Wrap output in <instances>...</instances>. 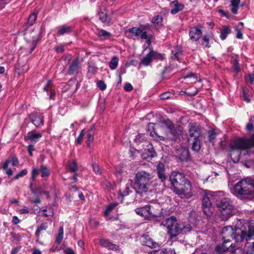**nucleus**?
Here are the masks:
<instances>
[{"label": "nucleus", "instance_id": "obj_61", "mask_svg": "<svg viewBox=\"0 0 254 254\" xmlns=\"http://www.w3.org/2000/svg\"><path fill=\"white\" fill-rule=\"evenodd\" d=\"M234 69L236 72H238L240 70L239 66V63L238 62L237 60H235L234 63Z\"/></svg>", "mask_w": 254, "mask_h": 254}, {"label": "nucleus", "instance_id": "obj_10", "mask_svg": "<svg viewBox=\"0 0 254 254\" xmlns=\"http://www.w3.org/2000/svg\"><path fill=\"white\" fill-rule=\"evenodd\" d=\"M217 198V194L215 193L212 194H205L204 195L202 199V207L203 208H208L210 207L214 200L216 201Z\"/></svg>", "mask_w": 254, "mask_h": 254}, {"label": "nucleus", "instance_id": "obj_15", "mask_svg": "<svg viewBox=\"0 0 254 254\" xmlns=\"http://www.w3.org/2000/svg\"><path fill=\"white\" fill-rule=\"evenodd\" d=\"M140 241L142 245L153 248L155 247L157 244L152 241V239L147 235H143L140 238Z\"/></svg>", "mask_w": 254, "mask_h": 254}, {"label": "nucleus", "instance_id": "obj_31", "mask_svg": "<svg viewBox=\"0 0 254 254\" xmlns=\"http://www.w3.org/2000/svg\"><path fill=\"white\" fill-rule=\"evenodd\" d=\"M231 32L230 28L226 26H223L222 29L221 31L220 38L224 40H225L227 35Z\"/></svg>", "mask_w": 254, "mask_h": 254}, {"label": "nucleus", "instance_id": "obj_27", "mask_svg": "<svg viewBox=\"0 0 254 254\" xmlns=\"http://www.w3.org/2000/svg\"><path fill=\"white\" fill-rule=\"evenodd\" d=\"M97 35L101 39L103 40H106L110 39L111 34L103 29H99L98 31Z\"/></svg>", "mask_w": 254, "mask_h": 254}, {"label": "nucleus", "instance_id": "obj_40", "mask_svg": "<svg viewBox=\"0 0 254 254\" xmlns=\"http://www.w3.org/2000/svg\"><path fill=\"white\" fill-rule=\"evenodd\" d=\"M64 237V228L63 227H61L59 228V233L57 237L56 242L60 244L62 241Z\"/></svg>", "mask_w": 254, "mask_h": 254}, {"label": "nucleus", "instance_id": "obj_38", "mask_svg": "<svg viewBox=\"0 0 254 254\" xmlns=\"http://www.w3.org/2000/svg\"><path fill=\"white\" fill-rule=\"evenodd\" d=\"M48 227L46 223H42L37 229L36 231L35 235L36 237H38L40 235V232L42 231L46 230Z\"/></svg>", "mask_w": 254, "mask_h": 254}, {"label": "nucleus", "instance_id": "obj_50", "mask_svg": "<svg viewBox=\"0 0 254 254\" xmlns=\"http://www.w3.org/2000/svg\"><path fill=\"white\" fill-rule=\"evenodd\" d=\"M92 168L93 170L94 171V172L99 175H101L102 174V172L99 167V166L96 164H92Z\"/></svg>", "mask_w": 254, "mask_h": 254}, {"label": "nucleus", "instance_id": "obj_58", "mask_svg": "<svg viewBox=\"0 0 254 254\" xmlns=\"http://www.w3.org/2000/svg\"><path fill=\"white\" fill-rule=\"evenodd\" d=\"M97 71V68L94 66L89 65L88 67V72L92 74H95Z\"/></svg>", "mask_w": 254, "mask_h": 254}, {"label": "nucleus", "instance_id": "obj_9", "mask_svg": "<svg viewBox=\"0 0 254 254\" xmlns=\"http://www.w3.org/2000/svg\"><path fill=\"white\" fill-rule=\"evenodd\" d=\"M226 244L223 242L221 245H217L215 248L214 254H223L226 252H230L233 254L235 253L236 249H235L232 247V244H230L229 246H226Z\"/></svg>", "mask_w": 254, "mask_h": 254}, {"label": "nucleus", "instance_id": "obj_60", "mask_svg": "<svg viewBox=\"0 0 254 254\" xmlns=\"http://www.w3.org/2000/svg\"><path fill=\"white\" fill-rule=\"evenodd\" d=\"M175 254V252L174 250H169L168 252L167 251L166 249H163L160 254Z\"/></svg>", "mask_w": 254, "mask_h": 254}, {"label": "nucleus", "instance_id": "obj_21", "mask_svg": "<svg viewBox=\"0 0 254 254\" xmlns=\"http://www.w3.org/2000/svg\"><path fill=\"white\" fill-rule=\"evenodd\" d=\"M155 125L152 123H150L148 125V133L150 134V135L152 137L154 140L157 139L159 135L157 133V131L155 128Z\"/></svg>", "mask_w": 254, "mask_h": 254}, {"label": "nucleus", "instance_id": "obj_20", "mask_svg": "<svg viewBox=\"0 0 254 254\" xmlns=\"http://www.w3.org/2000/svg\"><path fill=\"white\" fill-rule=\"evenodd\" d=\"M31 119L33 124L37 127L43 125V119L41 115L32 114L31 116Z\"/></svg>", "mask_w": 254, "mask_h": 254}, {"label": "nucleus", "instance_id": "obj_23", "mask_svg": "<svg viewBox=\"0 0 254 254\" xmlns=\"http://www.w3.org/2000/svg\"><path fill=\"white\" fill-rule=\"evenodd\" d=\"M100 244L106 248H107L109 249H111L113 250H117L118 249V246L113 244V243L109 242L108 240L104 239H101L99 241Z\"/></svg>", "mask_w": 254, "mask_h": 254}, {"label": "nucleus", "instance_id": "obj_28", "mask_svg": "<svg viewBox=\"0 0 254 254\" xmlns=\"http://www.w3.org/2000/svg\"><path fill=\"white\" fill-rule=\"evenodd\" d=\"M184 78L185 80H186V83L190 82V83H194L197 81V77L192 73L185 75Z\"/></svg>", "mask_w": 254, "mask_h": 254}, {"label": "nucleus", "instance_id": "obj_6", "mask_svg": "<svg viewBox=\"0 0 254 254\" xmlns=\"http://www.w3.org/2000/svg\"><path fill=\"white\" fill-rule=\"evenodd\" d=\"M254 179L247 177L239 181L234 186V192L239 195H252L254 193Z\"/></svg>", "mask_w": 254, "mask_h": 254}, {"label": "nucleus", "instance_id": "obj_32", "mask_svg": "<svg viewBox=\"0 0 254 254\" xmlns=\"http://www.w3.org/2000/svg\"><path fill=\"white\" fill-rule=\"evenodd\" d=\"M118 203L117 202H113L110 203L106 208L105 212L104 215L106 217L109 216L112 211L115 209V208L118 205Z\"/></svg>", "mask_w": 254, "mask_h": 254}, {"label": "nucleus", "instance_id": "obj_3", "mask_svg": "<svg viewBox=\"0 0 254 254\" xmlns=\"http://www.w3.org/2000/svg\"><path fill=\"white\" fill-rule=\"evenodd\" d=\"M161 225L166 227L170 238L173 239L179 234H185L191 230L190 225L186 223H177L176 217L173 216L162 222Z\"/></svg>", "mask_w": 254, "mask_h": 254}, {"label": "nucleus", "instance_id": "obj_14", "mask_svg": "<svg viewBox=\"0 0 254 254\" xmlns=\"http://www.w3.org/2000/svg\"><path fill=\"white\" fill-rule=\"evenodd\" d=\"M99 19L101 20V21L109 25L110 21L111 20V18L110 16L107 15L106 12V9L105 7H103L101 8L100 11L99 12Z\"/></svg>", "mask_w": 254, "mask_h": 254}, {"label": "nucleus", "instance_id": "obj_25", "mask_svg": "<svg viewBox=\"0 0 254 254\" xmlns=\"http://www.w3.org/2000/svg\"><path fill=\"white\" fill-rule=\"evenodd\" d=\"M40 133H29L26 137V139L30 140L32 142H36L42 137Z\"/></svg>", "mask_w": 254, "mask_h": 254}, {"label": "nucleus", "instance_id": "obj_53", "mask_svg": "<svg viewBox=\"0 0 254 254\" xmlns=\"http://www.w3.org/2000/svg\"><path fill=\"white\" fill-rule=\"evenodd\" d=\"M39 170L38 169L33 168L32 172L31 179L34 181L36 179V176L39 174Z\"/></svg>", "mask_w": 254, "mask_h": 254}, {"label": "nucleus", "instance_id": "obj_51", "mask_svg": "<svg viewBox=\"0 0 254 254\" xmlns=\"http://www.w3.org/2000/svg\"><path fill=\"white\" fill-rule=\"evenodd\" d=\"M169 130L173 137H176L178 134V131L174 127V126L171 128H169Z\"/></svg>", "mask_w": 254, "mask_h": 254}, {"label": "nucleus", "instance_id": "obj_17", "mask_svg": "<svg viewBox=\"0 0 254 254\" xmlns=\"http://www.w3.org/2000/svg\"><path fill=\"white\" fill-rule=\"evenodd\" d=\"M156 56V53L151 50L145 57L143 58L141 61V64L144 65V66L149 65L153 59Z\"/></svg>", "mask_w": 254, "mask_h": 254}, {"label": "nucleus", "instance_id": "obj_35", "mask_svg": "<svg viewBox=\"0 0 254 254\" xmlns=\"http://www.w3.org/2000/svg\"><path fill=\"white\" fill-rule=\"evenodd\" d=\"M119 59L117 57H113L109 63V67L112 69H115L118 65Z\"/></svg>", "mask_w": 254, "mask_h": 254}, {"label": "nucleus", "instance_id": "obj_16", "mask_svg": "<svg viewBox=\"0 0 254 254\" xmlns=\"http://www.w3.org/2000/svg\"><path fill=\"white\" fill-rule=\"evenodd\" d=\"M202 32L197 27H193L190 29L189 32L190 39L193 41H197L201 37Z\"/></svg>", "mask_w": 254, "mask_h": 254}, {"label": "nucleus", "instance_id": "obj_64", "mask_svg": "<svg viewBox=\"0 0 254 254\" xmlns=\"http://www.w3.org/2000/svg\"><path fill=\"white\" fill-rule=\"evenodd\" d=\"M254 128V126H253V124H251L250 123H249L247 124L246 126V129L249 131H251L253 130V128Z\"/></svg>", "mask_w": 254, "mask_h": 254}, {"label": "nucleus", "instance_id": "obj_56", "mask_svg": "<svg viewBox=\"0 0 254 254\" xmlns=\"http://www.w3.org/2000/svg\"><path fill=\"white\" fill-rule=\"evenodd\" d=\"M162 166H163V164H161L160 163V176H159V177H160V179H161L162 180V181H163L164 180H165L167 178V176L164 174H163L162 172H161V169Z\"/></svg>", "mask_w": 254, "mask_h": 254}, {"label": "nucleus", "instance_id": "obj_48", "mask_svg": "<svg viewBox=\"0 0 254 254\" xmlns=\"http://www.w3.org/2000/svg\"><path fill=\"white\" fill-rule=\"evenodd\" d=\"M27 174V170L26 169H23L19 172L16 176L13 178V180H17L19 178L22 177L24 175Z\"/></svg>", "mask_w": 254, "mask_h": 254}, {"label": "nucleus", "instance_id": "obj_37", "mask_svg": "<svg viewBox=\"0 0 254 254\" xmlns=\"http://www.w3.org/2000/svg\"><path fill=\"white\" fill-rule=\"evenodd\" d=\"M160 123L166 126L168 129L169 128H171L174 126V125L172 122L168 119H160Z\"/></svg>", "mask_w": 254, "mask_h": 254}, {"label": "nucleus", "instance_id": "obj_24", "mask_svg": "<svg viewBox=\"0 0 254 254\" xmlns=\"http://www.w3.org/2000/svg\"><path fill=\"white\" fill-rule=\"evenodd\" d=\"M79 70V61L78 59L74 60L69 65L68 72L70 74L78 73Z\"/></svg>", "mask_w": 254, "mask_h": 254}, {"label": "nucleus", "instance_id": "obj_36", "mask_svg": "<svg viewBox=\"0 0 254 254\" xmlns=\"http://www.w3.org/2000/svg\"><path fill=\"white\" fill-rule=\"evenodd\" d=\"M42 211H43L42 215L44 216H52L54 214L53 209L52 207H43Z\"/></svg>", "mask_w": 254, "mask_h": 254}, {"label": "nucleus", "instance_id": "obj_12", "mask_svg": "<svg viewBox=\"0 0 254 254\" xmlns=\"http://www.w3.org/2000/svg\"><path fill=\"white\" fill-rule=\"evenodd\" d=\"M183 57V53L182 48L176 46L174 47L172 50V55L171 56V59L173 61H180Z\"/></svg>", "mask_w": 254, "mask_h": 254}, {"label": "nucleus", "instance_id": "obj_41", "mask_svg": "<svg viewBox=\"0 0 254 254\" xmlns=\"http://www.w3.org/2000/svg\"><path fill=\"white\" fill-rule=\"evenodd\" d=\"M129 32L138 36L141 34L142 30L138 27H132L129 29Z\"/></svg>", "mask_w": 254, "mask_h": 254}, {"label": "nucleus", "instance_id": "obj_52", "mask_svg": "<svg viewBox=\"0 0 254 254\" xmlns=\"http://www.w3.org/2000/svg\"><path fill=\"white\" fill-rule=\"evenodd\" d=\"M52 84L51 80H48L47 82L46 86L44 87V89L46 91H51Z\"/></svg>", "mask_w": 254, "mask_h": 254}, {"label": "nucleus", "instance_id": "obj_62", "mask_svg": "<svg viewBox=\"0 0 254 254\" xmlns=\"http://www.w3.org/2000/svg\"><path fill=\"white\" fill-rule=\"evenodd\" d=\"M3 169L5 171L6 174L9 176H11L13 174V171L11 170V169H9L8 168V166L6 168H4V165H3Z\"/></svg>", "mask_w": 254, "mask_h": 254}, {"label": "nucleus", "instance_id": "obj_47", "mask_svg": "<svg viewBox=\"0 0 254 254\" xmlns=\"http://www.w3.org/2000/svg\"><path fill=\"white\" fill-rule=\"evenodd\" d=\"M146 137L144 134H138L135 138V141L136 142H141L143 141L146 140Z\"/></svg>", "mask_w": 254, "mask_h": 254}, {"label": "nucleus", "instance_id": "obj_18", "mask_svg": "<svg viewBox=\"0 0 254 254\" xmlns=\"http://www.w3.org/2000/svg\"><path fill=\"white\" fill-rule=\"evenodd\" d=\"M171 13L175 14L183 10L184 8V5L179 3L177 0L172 1L171 3Z\"/></svg>", "mask_w": 254, "mask_h": 254}, {"label": "nucleus", "instance_id": "obj_45", "mask_svg": "<svg viewBox=\"0 0 254 254\" xmlns=\"http://www.w3.org/2000/svg\"><path fill=\"white\" fill-rule=\"evenodd\" d=\"M246 82L247 84H254V75L250 74L245 77Z\"/></svg>", "mask_w": 254, "mask_h": 254}, {"label": "nucleus", "instance_id": "obj_11", "mask_svg": "<svg viewBox=\"0 0 254 254\" xmlns=\"http://www.w3.org/2000/svg\"><path fill=\"white\" fill-rule=\"evenodd\" d=\"M147 148H145L143 150H142L141 156L142 159H147L149 158L153 157L155 156V152L152 147L151 144H149L148 142H146Z\"/></svg>", "mask_w": 254, "mask_h": 254}, {"label": "nucleus", "instance_id": "obj_2", "mask_svg": "<svg viewBox=\"0 0 254 254\" xmlns=\"http://www.w3.org/2000/svg\"><path fill=\"white\" fill-rule=\"evenodd\" d=\"M174 191L179 195L189 197L191 195L192 186L190 182L185 177L183 173L173 172L169 177Z\"/></svg>", "mask_w": 254, "mask_h": 254}, {"label": "nucleus", "instance_id": "obj_1", "mask_svg": "<svg viewBox=\"0 0 254 254\" xmlns=\"http://www.w3.org/2000/svg\"><path fill=\"white\" fill-rule=\"evenodd\" d=\"M150 179V175L144 171L138 172L134 180V189L137 194L142 196H145V198L148 201L153 200L157 197L156 191L150 190L148 191V182Z\"/></svg>", "mask_w": 254, "mask_h": 254}, {"label": "nucleus", "instance_id": "obj_4", "mask_svg": "<svg viewBox=\"0 0 254 254\" xmlns=\"http://www.w3.org/2000/svg\"><path fill=\"white\" fill-rule=\"evenodd\" d=\"M230 146L232 149L230 154L231 160L233 162L236 163L239 161L240 153V152H237L236 154L238 156L234 159L232 156L236 153L235 150H240L254 147V133L252 134L248 139L238 138L234 140L231 142Z\"/></svg>", "mask_w": 254, "mask_h": 254}, {"label": "nucleus", "instance_id": "obj_55", "mask_svg": "<svg viewBox=\"0 0 254 254\" xmlns=\"http://www.w3.org/2000/svg\"><path fill=\"white\" fill-rule=\"evenodd\" d=\"M98 87L102 90H104L106 88V85L104 81H99L97 82Z\"/></svg>", "mask_w": 254, "mask_h": 254}, {"label": "nucleus", "instance_id": "obj_43", "mask_svg": "<svg viewBox=\"0 0 254 254\" xmlns=\"http://www.w3.org/2000/svg\"><path fill=\"white\" fill-rule=\"evenodd\" d=\"M216 132L214 130H210L208 131V140L210 142H213L216 137Z\"/></svg>", "mask_w": 254, "mask_h": 254}, {"label": "nucleus", "instance_id": "obj_29", "mask_svg": "<svg viewBox=\"0 0 254 254\" xmlns=\"http://www.w3.org/2000/svg\"><path fill=\"white\" fill-rule=\"evenodd\" d=\"M10 163H11L12 165L13 166H17L18 164L17 158L14 156H12L6 160L4 163V168H6Z\"/></svg>", "mask_w": 254, "mask_h": 254}, {"label": "nucleus", "instance_id": "obj_57", "mask_svg": "<svg viewBox=\"0 0 254 254\" xmlns=\"http://www.w3.org/2000/svg\"><path fill=\"white\" fill-rule=\"evenodd\" d=\"M130 191V190L129 187H127V188L124 191H121V194L123 197H124L127 195L129 193Z\"/></svg>", "mask_w": 254, "mask_h": 254}, {"label": "nucleus", "instance_id": "obj_44", "mask_svg": "<svg viewBox=\"0 0 254 254\" xmlns=\"http://www.w3.org/2000/svg\"><path fill=\"white\" fill-rule=\"evenodd\" d=\"M36 17L37 15L36 13H33L31 14L29 17L28 24L30 26L32 25L35 23Z\"/></svg>", "mask_w": 254, "mask_h": 254}, {"label": "nucleus", "instance_id": "obj_49", "mask_svg": "<svg viewBox=\"0 0 254 254\" xmlns=\"http://www.w3.org/2000/svg\"><path fill=\"white\" fill-rule=\"evenodd\" d=\"M172 95V93L170 92H165L160 95V99L162 100L167 99L170 98Z\"/></svg>", "mask_w": 254, "mask_h": 254}, {"label": "nucleus", "instance_id": "obj_42", "mask_svg": "<svg viewBox=\"0 0 254 254\" xmlns=\"http://www.w3.org/2000/svg\"><path fill=\"white\" fill-rule=\"evenodd\" d=\"M69 168L71 171L74 172L77 170V165L74 160H70L69 162Z\"/></svg>", "mask_w": 254, "mask_h": 254}, {"label": "nucleus", "instance_id": "obj_7", "mask_svg": "<svg viewBox=\"0 0 254 254\" xmlns=\"http://www.w3.org/2000/svg\"><path fill=\"white\" fill-rule=\"evenodd\" d=\"M215 202L219 208V215L222 220H227L233 215V206L228 198L223 197L220 199L217 198Z\"/></svg>", "mask_w": 254, "mask_h": 254}, {"label": "nucleus", "instance_id": "obj_33", "mask_svg": "<svg viewBox=\"0 0 254 254\" xmlns=\"http://www.w3.org/2000/svg\"><path fill=\"white\" fill-rule=\"evenodd\" d=\"M244 232L246 235L245 239L247 241L251 239L254 240V225L249 227L248 233L245 231Z\"/></svg>", "mask_w": 254, "mask_h": 254}, {"label": "nucleus", "instance_id": "obj_26", "mask_svg": "<svg viewBox=\"0 0 254 254\" xmlns=\"http://www.w3.org/2000/svg\"><path fill=\"white\" fill-rule=\"evenodd\" d=\"M175 68V66L173 64H171L168 67H166L165 68L162 72V78L164 79L169 77L171 71Z\"/></svg>", "mask_w": 254, "mask_h": 254}, {"label": "nucleus", "instance_id": "obj_46", "mask_svg": "<svg viewBox=\"0 0 254 254\" xmlns=\"http://www.w3.org/2000/svg\"><path fill=\"white\" fill-rule=\"evenodd\" d=\"M85 132L84 129H82L79 135H78V136L77 137V139L75 140L77 144H80L81 143L82 139L83 138V137L85 135Z\"/></svg>", "mask_w": 254, "mask_h": 254}, {"label": "nucleus", "instance_id": "obj_30", "mask_svg": "<svg viewBox=\"0 0 254 254\" xmlns=\"http://www.w3.org/2000/svg\"><path fill=\"white\" fill-rule=\"evenodd\" d=\"M201 147V142L199 138H194L192 143V149L195 151H198Z\"/></svg>", "mask_w": 254, "mask_h": 254}, {"label": "nucleus", "instance_id": "obj_54", "mask_svg": "<svg viewBox=\"0 0 254 254\" xmlns=\"http://www.w3.org/2000/svg\"><path fill=\"white\" fill-rule=\"evenodd\" d=\"M202 45L205 47H209V39L206 36H204L202 38Z\"/></svg>", "mask_w": 254, "mask_h": 254}, {"label": "nucleus", "instance_id": "obj_5", "mask_svg": "<svg viewBox=\"0 0 254 254\" xmlns=\"http://www.w3.org/2000/svg\"><path fill=\"white\" fill-rule=\"evenodd\" d=\"M244 231L239 228L234 229L232 227L227 226L224 227L222 231V239L224 243H227L234 239L236 243L241 242L245 237Z\"/></svg>", "mask_w": 254, "mask_h": 254}, {"label": "nucleus", "instance_id": "obj_59", "mask_svg": "<svg viewBox=\"0 0 254 254\" xmlns=\"http://www.w3.org/2000/svg\"><path fill=\"white\" fill-rule=\"evenodd\" d=\"M237 32L236 37L238 39H242L243 38V34L241 31L237 27L236 28Z\"/></svg>", "mask_w": 254, "mask_h": 254}, {"label": "nucleus", "instance_id": "obj_8", "mask_svg": "<svg viewBox=\"0 0 254 254\" xmlns=\"http://www.w3.org/2000/svg\"><path fill=\"white\" fill-rule=\"evenodd\" d=\"M135 212L145 219H150L156 216L153 208L150 205H146L142 207L137 208L135 209Z\"/></svg>", "mask_w": 254, "mask_h": 254}, {"label": "nucleus", "instance_id": "obj_34", "mask_svg": "<svg viewBox=\"0 0 254 254\" xmlns=\"http://www.w3.org/2000/svg\"><path fill=\"white\" fill-rule=\"evenodd\" d=\"M94 127H92L89 130V132L88 133V139L86 141L87 145L88 146H89L91 143H92L94 140Z\"/></svg>", "mask_w": 254, "mask_h": 254}, {"label": "nucleus", "instance_id": "obj_63", "mask_svg": "<svg viewBox=\"0 0 254 254\" xmlns=\"http://www.w3.org/2000/svg\"><path fill=\"white\" fill-rule=\"evenodd\" d=\"M124 89L127 91H130L132 89V86L130 83H127L124 86Z\"/></svg>", "mask_w": 254, "mask_h": 254}, {"label": "nucleus", "instance_id": "obj_22", "mask_svg": "<svg viewBox=\"0 0 254 254\" xmlns=\"http://www.w3.org/2000/svg\"><path fill=\"white\" fill-rule=\"evenodd\" d=\"M72 27L64 25L57 28V34L61 36L70 33L71 31Z\"/></svg>", "mask_w": 254, "mask_h": 254}, {"label": "nucleus", "instance_id": "obj_39", "mask_svg": "<svg viewBox=\"0 0 254 254\" xmlns=\"http://www.w3.org/2000/svg\"><path fill=\"white\" fill-rule=\"evenodd\" d=\"M40 170L42 172L41 175L42 177H47L49 176V171L45 166L43 165L41 166Z\"/></svg>", "mask_w": 254, "mask_h": 254}, {"label": "nucleus", "instance_id": "obj_19", "mask_svg": "<svg viewBox=\"0 0 254 254\" xmlns=\"http://www.w3.org/2000/svg\"><path fill=\"white\" fill-rule=\"evenodd\" d=\"M189 135L191 137L199 138L201 135L200 129L196 126H191L189 128Z\"/></svg>", "mask_w": 254, "mask_h": 254}, {"label": "nucleus", "instance_id": "obj_13", "mask_svg": "<svg viewBox=\"0 0 254 254\" xmlns=\"http://www.w3.org/2000/svg\"><path fill=\"white\" fill-rule=\"evenodd\" d=\"M177 155L181 161H188L190 159V153L187 148H182L178 150Z\"/></svg>", "mask_w": 254, "mask_h": 254}]
</instances>
